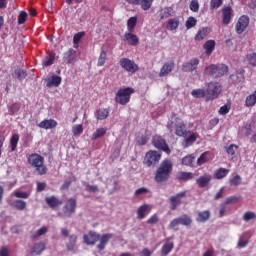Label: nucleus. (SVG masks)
<instances>
[{
  "label": "nucleus",
  "mask_w": 256,
  "mask_h": 256,
  "mask_svg": "<svg viewBox=\"0 0 256 256\" xmlns=\"http://www.w3.org/2000/svg\"><path fill=\"white\" fill-rule=\"evenodd\" d=\"M171 173H173V162L169 159H165L156 169L154 181L159 184L167 183V181L171 179Z\"/></svg>",
  "instance_id": "nucleus-1"
},
{
  "label": "nucleus",
  "mask_w": 256,
  "mask_h": 256,
  "mask_svg": "<svg viewBox=\"0 0 256 256\" xmlns=\"http://www.w3.org/2000/svg\"><path fill=\"white\" fill-rule=\"evenodd\" d=\"M27 162L34 167L38 175H47V166H45V158L37 153L28 154Z\"/></svg>",
  "instance_id": "nucleus-2"
},
{
  "label": "nucleus",
  "mask_w": 256,
  "mask_h": 256,
  "mask_svg": "<svg viewBox=\"0 0 256 256\" xmlns=\"http://www.w3.org/2000/svg\"><path fill=\"white\" fill-rule=\"evenodd\" d=\"M168 127L170 131H173L174 129L176 137H187V132L189 130H187V124H185L181 118L174 115V121H172Z\"/></svg>",
  "instance_id": "nucleus-3"
},
{
  "label": "nucleus",
  "mask_w": 256,
  "mask_h": 256,
  "mask_svg": "<svg viewBox=\"0 0 256 256\" xmlns=\"http://www.w3.org/2000/svg\"><path fill=\"white\" fill-rule=\"evenodd\" d=\"M135 93L132 87L120 88L115 96V103L118 105H127L131 101V96Z\"/></svg>",
  "instance_id": "nucleus-4"
},
{
  "label": "nucleus",
  "mask_w": 256,
  "mask_h": 256,
  "mask_svg": "<svg viewBox=\"0 0 256 256\" xmlns=\"http://www.w3.org/2000/svg\"><path fill=\"white\" fill-rule=\"evenodd\" d=\"M221 91H223V87L219 82H209L206 84V99L207 101H213L221 95Z\"/></svg>",
  "instance_id": "nucleus-5"
},
{
  "label": "nucleus",
  "mask_w": 256,
  "mask_h": 256,
  "mask_svg": "<svg viewBox=\"0 0 256 256\" xmlns=\"http://www.w3.org/2000/svg\"><path fill=\"white\" fill-rule=\"evenodd\" d=\"M228 71H229V67H227V65L225 64H212L205 68L206 75H210L215 79L219 77H223V75H226Z\"/></svg>",
  "instance_id": "nucleus-6"
},
{
  "label": "nucleus",
  "mask_w": 256,
  "mask_h": 256,
  "mask_svg": "<svg viewBox=\"0 0 256 256\" xmlns=\"http://www.w3.org/2000/svg\"><path fill=\"white\" fill-rule=\"evenodd\" d=\"M159 161H161V153L155 150H150L145 154L143 163L148 167H155Z\"/></svg>",
  "instance_id": "nucleus-7"
},
{
  "label": "nucleus",
  "mask_w": 256,
  "mask_h": 256,
  "mask_svg": "<svg viewBox=\"0 0 256 256\" xmlns=\"http://www.w3.org/2000/svg\"><path fill=\"white\" fill-rule=\"evenodd\" d=\"M193 223V219L191 216L187 214H183L182 216L173 219L169 224V229H175L178 225H183L184 227H191Z\"/></svg>",
  "instance_id": "nucleus-8"
},
{
  "label": "nucleus",
  "mask_w": 256,
  "mask_h": 256,
  "mask_svg": "<svg viewBox=\"0 0 256 256\" xmlns=\"http://www.w3.org/2000/svg\"><path fill=\"white\" fill-rule=\"evenodd\" d=\"M119 65L128 73H137V71H139V65L129 58H121Z\"/></svg>",
  "instance_id": "nucleus-9"
},
{
  "label": "nucleus",
  "mask_w": 256,
  "mask_h": 256,
  "mask_svg": "<svg viewBox=\"0 0 256 256\" xmlns=\"http://www.w3.org/2000/svg\"><path fill=\"white\" fill-rule=\"evenodd\" d=\"M184 197H187V191H181L176 195H173L169 198L170 209L171 211H176L177 207L181 205V201H183Z\"/></svg>",
  "instance_id": "nucleus-10"
},
{
  "label": "nucleus",
  "mask_w": 256,
  "mask_h": 256,
  "mask_svg": "<svg viewBox=\"0 0 256 256\" xmlns=\"http://www.w3.org/2000/svg\"><path fill=\"white\" fill-rule=\"evenodd\" d=\"M249 16L247 15H242L236 25H235V31L237 33V35H241L242 33H245V31L247 30V27H249Z\"/></svg>",
  "instance_id": "nucleus-11"
},
{
  "label": "nucleus",
  "mask_w": 256,
  "mask_h": 256,
  "mask_svg": "<svg viewBox=\"0 0 256 256\" xmlns=\"http://www.w3.org/2000/svg\"><path fill=\"white\" fill-rule=\"evenodd\" d=\"M152 144L154 145V147H156V149L164 151V153H167V155L171 153V150L169 149L167 142L161 136H154L152 139Z\"/></svg>",
  "instance_id": "nucleus-12"
},
{
  "label": "nucleus",
  "mask_w": 256,
  "mask_h": 256,
  "mask_svg": "<svg viewBox=\"0 0 256 256\" xmlns=\"http://www.w3.org/2000/svg\"><path fill=\"white\" fill-rule=\"evenodd\" d=\"M199 67V59L193 58L189 62L182 64L183 73H193Z\"/></svg>",
  "instance_id": "nucleus-13"
},
{
  "label": "nucleus",
  "mask_w": 256,
  "mask_h": 256,
  "mask_svg": "<svg viewBox=\"0 0 256 256\" xmlns=\"http://www.w3.org/2000/svg\"><path fill=\"white\" fill-rule=\"evenodd\" d=\"M47 249V244L44 241L34 243L30 249L31 256H39Z\"/></svg>",
  "instance_id": "nucleus-14"
},
{
  "label": "nucleus",
  "mask_w": 256,
  "mask_h": 256,
  "mask_svg": "<svg viewBox=\"0 0 256 256\" xmlns=\"http://www.w3.org/2000/svg\"><path fill=\"white\" fill-rule=\"evenodd\" d=\"M77 209V200L75 198H70L67 200L66 204L64 205V214L67 217H71L72 213H75Z\"/></svg>",
  "instance_id": "nucleus-15"
},
{
  "label": "nucleus",
  "mask_w": 256,
  "mask_h": 256,
  "mask_svg": "<svg viewBox=\"0 0 256 256\" xmlns=\"http://www.w3.org/2000/svg\"><path fill=\"white\" fill-rule=\"evenodd\" d=\"M99 239H101V235L97 234L95 231H90L83 236V241L86 245H95Z\"/></svg>",
  "instance_id": "nucleus-16"
},
{
  "label": "nucleus",
  "mask_w": 256,
  "mask_h": 256,
  "mask_svg": "<svg viewBox=\"0 0 256 256\" xmlns=\"http://www.w3.org/2000/svg\"><path fill=\"white\" fill-rule=\"evenodd\" d=\"M222 17L223 25H229V23H231V17H233V8H231V6L222 8Z\"/></svg>",
  "instance_id": "nucleus-17"
},
{
  "label": "nucleus",
  "mask_w": 256,
  "mask_h": 256,
  "mask_svg": "<svg viewBox=\"0 0 256 256\" xmlns=\"http://www.w3.org/2000/svg\"><path fill=\"white\" fill-rule=\"evenodd\" d=\"M211 174L205 173L204 175L200 176L197 180L196 183L200 189H203L207 187L211 183Z\"/></svg>",
  "instance_id": "nucleus-18"
},
{
  "label": "nucleus",
  "mask_w": 256,
  "mask_h": 256,
  "mask_svg": "<svg viewBox=\"0 0 256 256\" xmlns=\"http://www.w3.org/2000/svg\"><path fill=\"white\" fill-rule=\"evenodd\" d=\"M173 69H175V62L171 61L164 63L159 72V77H167V75H169Z\"/></svg>",
  "instance_id": "nucleus-19"
},
{
  "label": "nucleus",
  "mask_w": 256,
  "mask_h": 256,
  "mask_svg": "<svg viewBox=\"0 0 256 256\" xmlns=\"http://www.w3.org/2000/svg\"><path fill=\"white\" fill-rule=\"evenodd\" d=\"M149 213H151V206L149 204H143L137 210V219H145Z\"/></svg>",
  "instance_id": "nucleus-20"
},
{
  "label": "nucleus",
  "mask_w": 256,
  "mask_h": 256,
  "mask_svg": "<svg viewBox=\"0 0 256 256\" xmlns=\"http://www.w3.org/2000/svg\"><path fill=\"white\" fill-rule=\"evenodd\" d=\"M76 58H77V51H75L73 48H70L68 51H66L63 54L64 63H68L69 65H71V63H73V61H75Z\"/></svg>",
  "instance_id": "nucleus-21"
},
{
  "label": "nucleus",
  "mask_w": 256,
  "mask_h": 256,
  "mask_svg": "<svg viewBox=\"0 0 256 256\" xmlns=\"http://www.w3.org/2000/svg\"><path fill=\"white\" fill-rule=\"evenodd\" d=\"M46 204L51 209H57L60 205H63V201L57 198L56 196H50L45 198Z\"/></svg>",
  "instance_id": "nucleus-22"
},
{
  "label": "nucleus",
  "mask_w": 256,
  "mask_h": 256,
  "mask_svg": "<svg viewBox=\"0 0 256 256\" xmlns=\"http://www.w3.org/2000/svg\"><path fill=\"white\" fill-rule=\"evenodd\" d=\"M124 41H127L128 45H131L132 47H136V45H139V37L133 34V32L125 33Z\"/></svg>",
  "instance_id": "nucleus-23"
},
{
  "label": "nucleus",
  "mask_w": 256,
  "mask_h": 256,
  "mask_svg": "<svg viewBox=\"0 0 256 256\" xmlns=\"http://www.w3.org/2000/svg\"><path fill=\"white\" fill-rule=\"evenodd\" d=\"M110 239H113V234H111V233L103 234L99 238L100 243L97 245V249L99 251H103L105 249V247L107 246V243H109Z\"/></svg>",
  "instance_id": "nucleus-24"
},
{
  "label": "nucleus",
  "mask_w": 256,
  "mask_h": 256,
  "mask_svg": "<svg viewBox=\"0 0 256 256\" xmlns=\"http://www.w3.org/2000/svg\"><path fill=\"white\" fill-rule=\"evenodd\" d=\"M184 147H189L191 146L193 143H195V141H197V134H195V132L188 130L186 132V137H184Z\"/></svg>",
  "instance_id": "nucleus-25"
},
{
  "label": "nucleus",
  "mask_w": 256,
  "mask_h": 256,
  "mask_svg": "<svg viewBox=\"0 0 256 256\" xmlns=\"http://www.w3.org/2000/svg\"><path fill=\"white\" fill-rule=\"evenodd\" d=\"M230 79L236 84L243 83L245 81V70L241 69L240 71L230 75Z\"/></svg>",
  "instance_id": "nucleus-26"
},
{
  "label": "nucleus",
  "mask_w": 256,
  "mask_h": 256,
  "mask_svg": "<svg viewBox=\"0 0 256 256\" xmlns=\"http://www.w3.org/2000/svg\"><path fill=\"white\" fill-rule=\"evenodd\" d=\"M209 219H211V211L209 210L198 212V215L196 217L197 223H207Z\"/></svg>",
  "instance_id": "nucleus-27"
},
{
  "label": "nucleus",
  "mask_w": 256,
  "mask_h": 256,
  "mask_svg": "<svg viewBox=\"0 0 256 256\" xmlns=\"http://www.w3.org/2000/svg\"><path fill=\"white\" fill-rule=\"evenodd\" d=\"M175 15V10L172 7L162 8L159 12V17L162 20L169 19V17H173Z\"/></svg>",
  "instance_id": "nucleus-28"
},
{
  "label": "nucleus",
  "mask_w": 256,
  "mask_h": 256,
  "mask_svg": "<svg viewBox=\"0 0 256 256\" xmlns=\"http://www.w3.org/2000/svg\"><path fill=\"white\" fill-rule=\"evenodd\" d=\"M40 129H55L57 127V122L53 119L43 120L38 124Z\"/></svg>",
  "instance_id": "nucleus-29"
},
{
  "label": "nucleus",
  "mask_w": 256,
  "mask_h": 256,
  "mask_svg": "<svg viewBox=\"0 0 256 256\" xmlns=\"http://www.w3.org/2000/svg\"><path fill=\"white\" fill-rule=\"evenodd\" d=\"M195 175L193 172H178L176 173V179L177 181H191Z\"/></svg>",
  "instance_id": "nucleus-30"
},
{
  "label": "nucleus",
  "mask_w": 256,
  "mask_h": 256,
  "mask_svg": "<svg viewBox=\"0 0 256 256\" xmlns=\"http://www.w3.org/2000/svg\"><path fill=\"white\" fill-rule=\"evenodd\" d=\"M174 248H175V244L173 242H166L161 248L160 256L169 255V253H171Z\"/></svg>",
  "instance_id": "nucleus-31"
},
{
  "label": "nucleus",
  "mask_w": 256,
  "mask_h": 256,
  "mask_svg": "<svg viewBox=\"0 0 256 256\" xmlns=\"http://www.w3.org/2000/svg\"><path fill=\"white\" fill-rule=\"evenodd\" d=\"M62 78L57 75H53L52 77L47 79V87H59L61 85Z\"/></svg>",
  "instance_id": "nucleus-32"
},
{
  "label": "nucleus",
  "mask_w": 256,
  "mask_h": 256,
  "mask_svg": "<svg viewBox=\"0 0 256 256\" xmlns=\"http://www.w3.org/2000/svg\"><path fill=\"white\" fill-rule=\"evenodd\" d=\"M95 117L98 121H104V119L109 117V110L107 108H100L96 110Z\"/></svg>",
  "instance_id": "nucleus-33"
},
{
  "label": "nucleus",
  "mask_w": 256,
  "mask_h": 256,
  "mask_svg": "<svg viewBox=\"0 0 256 256\" xmlns=\"http://www.w3.org/2000/svg\"><path fill=\"white\" fill-rule=\"evenodd\" d=\"M210 32L211 29L207 27L200 29L195 35V41H203V39H205Z\"/></svg>",
  "instance_id": "nucleus-34"
},
{
  "label": "nucleus",
  "mask_w": 256,
  "mask_h": 256,
  "mask_svg": "<svg viewBox=\"0 0 256 256\" xmlns=\"http://www.w3.org/2000/svg\"><path fill=\"white\" fill-rule=\"evenodd\" d=\"M179 28V18H171L168 20V23L166 25V29L168 31H175Z\"/></svg>",
  "instance_id": "nucleus-35"
},
{
  "label": "nucleus",
  "mask_w": 256,
  "mask_h": 256,
  "mask_svg": "<svg viewBox=\"0 0 256 256\" xmlns=\"http://www.w3.org/2000/svg\"><path fill=\"white\" fill-rule=\"evenodd\" d=\"M229 175V169L219 168L214 172V179H225Z\"/></svg>",
  "instance_id": "nucleus-36"
},
{
  "label": "nucleus",
  "mask_w": 256,
  "mask_h": 256,
  "mask_svg": "<svg viewBox=\"0 0 256 256\" xmlns=\"http://www.w3.org/2000/svg\"><path fill=\"white\" fill-rule=\"evenodd\" d=\"M53 63H55V53H50L48 56H46L43 60H42V65L44 67H51V65H53Z\"/></svg>",
  "instance_id": "nucleus-37"
},
{
  "label": "nucleus",
  "mask_w": 256,
  "mask_h": 256,
  "mask_svg": "<svg viewBox=\"0 0 256 256\" xmlns=\"http://www.w3.org/2000/svg\"><path fill=\"white\" fill-rule=\"evenodd\" d=\"M135 27H137V17H130L127 21V29L128 33H133L135 31Z\"/></svg>",
  "instance_id": "nucleus-38"
},
{
  "label": "nucleus",
  "mask_w": 256,
  "mask_h": 256,
  "mask_svg": "<svg viewBox=\"0 0 256 256\" xmlns=\"http://www.w3.org/2000/svg\"><path fill=\"white\" fill-rule=\"evenodd\" d=\"M191 95L194 97V99H202L203 97H207V90L194 89L192 90Z\"/></svg>",
  "instance_id": "nucleus-39"
},
{
  "label": "nucleus",
  "mask_w": 256,
  "mask_h": 256,
  "mask_svg": "<svg viewBox=\"0 0 256 256\" xmlns=\"http://www.w3.org/2000/svg\"><path fill=\"white\" fill-rule=\"evenodd\" d=\"M107 134V128H98L93 134H92V141H95L96 139H101V137H104V135Z\"/></svg>",
  "instance_id": "nucleus-40"
},
{
  "label": "nucleus",
  "mask_w": 256,
  "mask_h": 256,
  "mask_svg": "<svg viewBox=\"0 0 256 256\" xmlns=\"http://www.w3.org/2000/svg\"><path fill=\"white\" fill-rule=\"evenodd\" d=\"M77 245V235L72 234L69 236V241L66 244V247L68 251H73L75 249V246Z\"/></svg>",
  "instance_id": "nucleus-41"
},
{
  "label": "nucleus",
  "mask_w": 256,
  "mask_h": 256,
  "mask_svg": "<svg viewBox=\"0 0 256 256\" xmlns=\"http://www.w3.org/2000/svg\"><path fill=\"white\" fill-rule=\"evenodd\" d=\"M204 49L206 51V55H211L215 49V40H208L204 44Z\"/></svg>",
  "instance_id": "nucleus-42"
},
{
  "label": "nucleus",
  "mask_w": 256,
  "mask_h": 256,
  "mask_svg": "<svg viewBox=\"0 0 256 256\" xmlns=\"http://www.w3.org/2000/svg\"><path fill=\"white\" fill-rule=\"evenodd\" d=\"M17 145H19V134H13L10 138L11 151H17Z\"/></svg>",
  "instance_id": "nucleus-43"
},
{
  "label": "nucleus",
  "mask_w": 256,
  "mask_h": 256,
  "mask_svg": "<svg viewBox=\"0 0 256 256\" xmlns=\"http://www.w3.org/2000/svg\"><path fill=\"white\" fill-rule=\"evenodd\" d=\"M194 162H195V156L193 155H187L181 160L182 165H185L186 167H193Z\"/></svg>",
  "instance_id": "nucleus-44"
},
{
  "label": "nucleus",
  "mask_w": 256,
  "mask_h": 256,
  "mask_svg": "<svg viewBox=\"0 0 256 256\" xmlns=\"http://www.w3.org/2000/svg\"><path fill=\"white\" fill-rule=\"evenodd\" d=\"M209 155H210L209 151H206L200 155V157L197 159L198 167H201V165H205V163L209 161Z\"/></svg>",
  "instance_id": "nucleus-45"
},
{
  "label": "nucleus",
  "mask_w": 256,
  "mask_h": 256,
  "mask_svg": "<svg viewBox=\"0 0 256 256\" xmlns=\"http://www.w3.org/2000/svg\"><path fill=\"white\" fill-rule=\"evenodd\" d=\"M13 77H16V79H18V81H23V79H25V77H27V71L18 68L16 70H14Z\"/></svg>",
  "instance_id": "nucleus-46"
},
{
  "label": "nucleus",
  "mask_w": 256,
  "mask_h": 256,
  "mask_svg": "<svg viewBox=\"0 0 256 256\" xmlns=\"http://www.w3.org/2000/svg\"><path fill=\"white\" fill-rule=\"evenodd\" d=\"M13 207L14 209H17V211H24V209L27 207V202L23 200H15L13 202Z\"/></svg>",
  "instance_id": "nucleus-47"
},
{
  "label": "nucleus",
  "mask_w": 256,
  "mask_h": 256,
  "mask_svg": "<svg viewBox=\"0 0 256 256\" xmlns=\"http://www.w3.org/2000/svg\"><path fill=\"white\" fill-rule=\"evenodd\" d=\"M256 104V95L254 94H250L249 96L246 97L245 100V106L246 107H255Z\"/></svg>",
  "instance_id": "nucleus-48"
},
{
  "label": "nucleus",
  "mask_w": 256,
  "mask_h": 256,
  "mask_svg": "<svg viewBox=\"0 0 256 256\" xmlns=\"http://www.w3.org/2000/svg\"><path fill=\"white\" fill-rule=\"evenodd\" d=\"M154 0H140V7L143 11H149L151 7L153 6Z\"/></svg>",
  "instance_id": "nucleus-49"
},
{
  "label": "nucleus",
  "mask_w": 256,
  "mask_h": 256,
  "mask_svg": "<svg viewBox=\"0 0 256 256\" xmlns=\"http://www.w3.org/2000/svg\"><path fill=\"white\" fill-rule=\"evenodd\" d=\"M196 25H197V19H195V17L193 16L188 17L185 23L186 29H193V27H195Z\"/></svg>",
  "instance_id": "nucleus-50"
},
{
  "label": "nucleus",
  "mask_w": 256,
  "mask_h": 256,
  "mask_svg": "<svg viewBox=\"0 0 256 256\" xmlns=\"http://www.w3.org/2000/svg\"><path fill=\"white\" fill-rule=\"evenodd\" d=\"M106 61H107V52H105V50H102L100 53V56L98 58L97 66L103 67V65H105Z\"/></svg>",
  "instance_id": "nucleus-51"
},
{
  "label": "nucleus",
  "mask_w": 256,
  "mask_h": 256,
  "mask_svg": "<svg viewBox=\"0 0 256 256\" xmlns=\"http://www.w3.org/2000/svg\"><path fill=\"white\" fill-rule=\"evenodd\" d=\"M27 17H29L27 12L20 11V13L18 15V25H24V23L27 21Z\"/></svg>",
  "instance_id": "nucleus-52"
},
{
  "label": "nucleus",
  "mask_w": 256,
  "mask_h": 256,
  "mask_svg": "<svg viewBox=\"0 0 256 256\" xmlns=\"http://www.w3.org/2000/svg\"><path fill=\"white\" fill-rule=\"evenodd\" d=\"M83 37H85V32H78L74 35L73 37V43L75 46V48L77 49V46L79 45V41H81V39H83Z\"/></svg>",
  "instance_id": "nucleus-53"
},
{
  "label": "nucleus",
  "mask_w": 256,
  "mask_h": 256,
  "mask_svg": "<svg viewBox=\"0 0 256 256\" xmlns=\"http://www.w3.org/2000/svg\"><path fill=\"white\" fill-rule=\"evenodd\" d=\"M229 185L231 187H237L238 185H241V176H234L232 179L229 180Z\"/></svg>",
  "instance_id": "nucleus-54"
},
{
  "label": "nucleus",
  "mask_w": 256,
  "mask_h": 256,
  "mask_svg": "<svg viewBox=\"0 0 256 256\" xmlns=\"http://www.w3.org/2000/svg\"><path fill=\"white\" fill-rule=\"evenodd\" d=\"M238 201H241V197L238 196H230L226 198V200L223 202L224 205H231V203H238Z\"/></svg>",
  "instance_id": "nucleus-55"
},
{
  "label": "nucleus",
  "mask_w": 256,
  "mask_h": 256,
  "mask_svg": "<svg viewBox=\"0 0 256 256\" xmlns=\"http://www.w3.org/2000/svg\"><path fill=\"white\" fill-rule=\"evenodd\" d=\"M246 59L252 67H256V52L248 54Z\"/></svg>",
  "instance_id": "nucleus-56"
},
{
  "label": "nucleus",
  "mask_w": 256,
  "mask_h": 256,
  "mask_svg": "<svg viewBox=\"0 0 256 256\" xmlns=\"http://www.w3.org/2000/svg\"><path fill=\"white\" fill-rule=\"evenodd\" d=\"M189 8L193 13L199 12V0H191Z\"/></svg>",
  "instance_id": "nucleus-57"
},
{
  "label": "nucleus",
  "mask_w": 256,
  "mask_h": 256,
  "mask_svg": "<svg viewBox=\"0 0 256 256\" xmlns=\"http://www.w3.org/2000/svg\"><path fill=\"white\" fill-rule=\"evenodd\" d=\"M223 5V0H211L210 1V9H219Z\"/></svg>",
  "instance_id": "nucleus-58"
},
{
  "label": "nucleus",
  "mask_w": 256,
  "mask_h": 256,
  "mask_svg": "<svg viewBox=\"0 0 256 256\" xmlns=\"http://www.w3.org/2000/svg\"><path fill=\"white\" fill-rule=\"evenodd\" d=\"M84 185H85L86 191L88 193H97V191H99V186H97V185H90L87 183H85Z\"/></svg>",
  "instance_id": "nucleus-59"
},
{
  "label": "nucleus",
  "mask_w": 256,
  "mask_h": 256,
  "mask_svg": "<svg viewBox=\"0 0 256 256\" xmlns=\"http://www.w3.org/2000/svg\"><path fill=\"white\" fill-rule=\"evenodd\" d=\"M72 132L73 135L77 136V135H81V133H83V125L78 124L72 127Z\"/></svg>",
  "instance_id": "nucleus-60"
},
{
  "label": "nucleus",
  "mask_w": 256,
  "mask_h": 256,
  "mask_svg": "<svg viewBox=\"0 0 256 256\" xmlns=\"http://www.w3.org/2000/svg\"><path fill=\"white\" fill-rule=\"evenodd\" d=\"M239 149L238 145L231 144L229 147H226V153L227 155H235V151Z\"/></svg>",
  "instance_id": "nucleus-61"
},
{
  "label": "nucleus",
  "mask_w": 256,
  "mask_h": 256,
  "mask_svg": "<svg viewBox=\"0 0 256 256\" xmlns=\"http://www.w3.org/2000/svg\"><path fill=\"white\" fill-rule=\"evenodd\" d=\"M14 196L18 199H29V193L28 192H21V191H14Z\"/></svg>",
  "instance_id": "nucleus-62"
},
{
  "label": "nucleus",
  "mask_w": 256,
  "mask_h": 256,
  "mask_svg": "<svg viewBox=\"0 0 256 256\" xmlns=\"http://www.w3.org/2000/svg\"><path fill=\"white\" fill-rule=\"evenodd\" d=\"M251 219H256L255 212L248 211L243 215V221H251Z\"/></svg>",
  "instance_id": "nucleus-63"
},
{
  "label": "nucleus",
  "mask_w": 256,
  "mask_h": 256,
  "mask_svg": "<svg viewBox=\"0 0 256 256\" xmlns=\"http://www.w3.org/2000/svg\"><path fill=\"white\" fill-rule=\"evenodd\" d=\"M242 133H244V135H246V137H249V135H251V133H253L251 124H246L245 126H243Z\"/></svg>",
  "instance_id": "nucleus-64"
}]
</instances>
